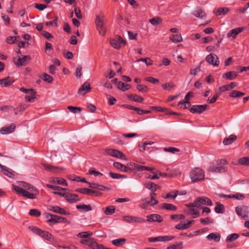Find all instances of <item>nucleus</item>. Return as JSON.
Here are the masks:
<instances>
[{
    "label": "nucleus",
    "instance_id": "1",
    "mask_svg": "<svg viewBox=\"0 0 249 249\" xmlns=\"http://www.w3.org/2000/svg\"><path fill=\"white\" fill-rule=\"evenodd\" d=\"M20 185L22 188L13 185V189L17 194L27 198L34 199L39 195V191L32 185L25 182H21Z\"/></svg>",
    "mask_w": 249,
    "mask_h": 249
},
{
    "label": "nucleus",
    "instance_id": "2",
    "mask_svg": "<svg viewBox=\"0 0 249 249\" xmlns=\"http://www.w3.org/2000/svg\"><path fill=\"white\" fill-rule=\"evenodd\" d=\"M29 229L35 234L39 235L45 240L51 241L53 239L52 234L47 231H43L35 226H29Z\"/></svg>",
    "mask_w": 249,
    "mask_h": 249
},
{
    "label": "nucleus",
    "instance_id": "3",
    "mask_svg": "<svg viewBox=\"0 0 249 249\" xmlns=\"http://www.w3.org/2000/svg\"><path fill=\"white\" fill-rule=\"evenodd\" d=\"M95 23L99 34L102 36H105L106 34L107 27L104 16H97L95 20Z\"/></svg>",
    "mask_w": 249,
    "mask_h": 249
},
{
    "label": "nucleus",
    "instance_id": "4",
    "mask_svg": "<svg viewBox=\"0 0 249 249\" xmlns=\"http://www.w3.org/2000/svg\"><path fill=\"white\" fill-rule=\"evenodd\" d=\"M190 178L192 182L202 180L204 178L203 171L199 168H195L190 173Z\"/></svg>",
    "mask_w": 249,
    "mask_h": 249
},
{
    "label": "nucleus",
    "instance_id": "5",
    "mask_svg": "<svg viewBox=\"0 0 249 249\" xmlns=\"http://www.w3.org/2000/svg\"><path fill=\"white\" fill-rule=\"evenodd\" d=\"M158 203L159 201L154 197H146L140 201L139 207L142 209L145 210L149 206H154Z\"/></svg>",
    "mask_w": 249,
    "mask_h": 249
},
{
    "label": "nucleus",
    "instance_id": "6",
    "mask_svg": "<svg viewBox=\"0 0 249 249\" xmlns=\"http://www.w3.org/2000/svg\"><path fill=\"white\" fill-rule=\"evenodd\" d=\"M236 213L241 216L243 219H246L249 217V209L246 206H237L235 208Z\"/></svg>",
    "mask_w": 249,
    "mask_h": 249
},
{
    "label": "nucleus",
    "instance_id": "7",
    "mask_svg": "<svg viewBox=\"0 0 249 249\" xmlns=\"http://www.w3.org/2000/svg\"><path fill=\"white\" fill-rule=\"evenodd\" d=\"M196 207L201 208V205L212 206L213 202L210 199L205 196L199 197L196 199Z\"/></svg>",
    "mask_w": 249,
    "mask_h": 249
},
{
    "label": "nucleus",
    "instance_id": "8",
    "mask_svg": "<svg viewBox=\"0 0 249 249\" xmlns=\"http://www.w3.org/2000/svg\"><path fill=\"white\" fill-rule=\"evenodd\" d=\"M76 192H79L82 194H86L95 196H100L102 194L99 191L88 188H78L76 190Z\"/></svg>",
    "mask_w": 249,
    "mask_h": 249
},
{
    "label": "nucleus",
    "instance_id": "9",
    "mask_svg": "<svg viewBox=\"0 0 249 249\" xmlns=\"http://www.w3.org/2000/svg\"><path fill=\"white\" fill-rule=\"evenodd\" d=\"M208 109H209V106L205 104L202 105H193L189 108V110L192 113H197L201 114Z\"/></svg>",
    "mask_w": 249,
    "mask_h": 249
},
{
    "label": "nucleus",
    "instance_id": "10",
    "mask_svg": "<svg viewBox=\"0 0 249 249\" xmlns=\"http://www.w3.org/2000/svg\"><path fill=\"white\" fill-rule=\"evenodd\" d=\"M123 221L129 223H144L145 222V220L140 217L134 216L131 215L124 216L123 217Z\"/></svg>",
    "mask_w": 249,
    "mask_h": 249
},
{
    "label": "nucleus",
    "instance_id": "11",
    "mask_svg": "<svg viewBox=\"0 0 249 249\" xmlns=\"http://www.w3.org/2000/svg\"><path fill=\"white\" fill-rule=\"evenodd\" d=\"M107 154L121 159H125V155L122 152L114 149H107L105 150Z\"/></svg>",
    "mask_w": 249,
    "mask_h": 249
},
{
    "label": "nucleus",
    "instance_id": "12",
    "mask_svg": "<svg viewBox=\"0 0 249 249\" xmlns=\"http://www.w3.org/2000/svg\"><path fill=\"white\" fill-rule=\"evenodd\" d=\"M206 60L208 63L214 66H218L220 63L218 57L213 53L208 55L206 57Z\"/></svg>",
    "mask_w": 249,
    "mask_h": 249
},
{
    "label": "nucleus",
    "instance_id": "13",
    "mask_svg": "<svg viewBox=\"0 0 249 249\" xmlns=\"http://www.w3.org/2000/svg\"><path fill=\"white\" fill-rule=\"evenodd\" d=\"M16 59V58H14V63L17 67H19L26 64L27 61L31 59V57L29 55H24L22 58L18 56L17 60Z\"/></svg>",
    "mask_w": 249,
    "mask_h": 249
},
{
    "label": "nucleus",
    "instance_id": "14",
    "mask_svg": "<svg viewBox=\"0 0 249 249\" xmlns=\"http://www.w3.org/2000/svg\"><path fill=\"white\" fill-rule=\"evenodd\" d=\"M43 165L46 170L53 173H60V172L65 170V168L57 166H54L47 163H44L43 164Z\"/></svg>",
    "mask_w": 249,
    "mask_h": 249
},
{
    "label": "nucleus",
    "instance_id": "15",
    "mask_svg": "<svg viewBox=\"0 0 249 249\" xmlns=\"http://www.w3.org/2000/svg\"><path fill=\"white\" fill-rule=\"evenodd\" d=\"M53 218L49 219L47 220V223L51 225L52 223H65L67 222V220L66 218L59 216L56 215H53Z\"/></svg>",
    "mask_w": 249,
    "mask_h": 249
},
{
    "label": "nucleus",
    "instance_id": "16",
    "mask_svg": "<svg viewBox=\"0 0 249 249\" xmlns=\"http://www.w3.org/2000/svg\"><path fill=\"white\" fill-rule=\"evenodd\" d=\"M146 221L150 222H161L163 221V218L158 214H151L146 216Z\"/></svg>",
    "mask_w": 249,
    "mask_h": 249
},
{
    "label": "nucleus",
    "instance_id": "17",
    "mask_svg": "<svg viewBox=\"0 0 249 249\" xmlns=\"http://www.w3.org/2000/svg\"><path fill=\"white\" fill-rule=\"evenodd\" d=\"M16 128L15 124H12L8 126L3 127L0 129V132L2 135H6L13 132Z\"/></svg>",
    "mask_w": 249,
    "mask_h": 249
},
{
    "label": "nucleus",
    "instance_id": "18",
    "mask_svg": "<svg viewBox=\"0 0 249 249\" xmlns=\"http://www.w3.org/2000/svg\"><path fill=\"white\" fill-rule=\"evenodd\" d=\"M50 210L56 213H58L61 214L63 215H69L70 213H68L66 210H65L64 209L60 208L59 206H50L49 207Z\"/></svg>",
    "mask_w": 249,
    "mask_h": 249
},
{
    "label": "nucleus",
    "instance_id": "19",
    "mask_svg": "<svg viewBox=\"0 0 249 249\" xmlns=\"http://www.w3.org/2000/svg\"><path fill=\"white\" fill-rule=\"evenodd\" d=\"M91 89L90 84L86 82L84 83L81 87L78 89V93L82 95H84L86 93L89 92Z\"/></svg>",
    "mask_w": 249,
    "mask_h": 249
},
{
    "label": "nucleus",
    "instance_id": "20",
    "mask_svg": "<svg viewBox=\"0 0 249 249\" xmlns=\"http://www.w3.org/2000/svg\"><path fill=\"white\" fill-rule=\"evenodd\" d=\"M243 30V28H236L231 30L228 34L227 36L228 38H232L234 39L236 36Z\"/></svg>",
    "mask_w": 249,
    "mask_h": 249
},
{
    "label": "nucleus",
    "instance_id": "21",
    "mask_svg": "<svg viewBox=\"0 0 249 249\" xmlns=\"http://www.w3.org/2000/svg\"><path fill=\"white\" fill-rule=\"evenodd\" d=\"M78 195L72 194H66L65 199L70 203H73L80 201V199L77 198Z\"/></svg>",
    "mask_w": 249,
    "mask_h": 249
},
{
    "label": "nucleus",
    "instance_id": "22",
    "mask_svg": "<svg viewBox=\"0 0 249 249\" xmlns=\"http://www.w3.org/2000/svg\"><path fill=\"white\" fill-rule=\"evenodd\" d=\"M227 170V168L223 166H211L209 168V171L214 173H223Z\"/></svg>",
    "mask_w": 249,
    "mask_h": 249
},
{
    "label": "nucleus",
    "instance_id": "23",
    "mask_svg": "<svg viewBox=\"0 0 249 249\" xmlns=\"http://www.w3.org/2000/svg\"><path fill=\"white\" fill-rule=\"evenodd\" d=\"M14 82V80L12 78L7 77L3 79H0V85H1L2 87H7L13 84Z\"/></svg>",
    "mask_w": 249,
    "mask_h": 249
},
{
    "label": "nucleus",
    "instance_id": "24",
    "mask_svg": "<svg viewBox=\"0 0 249 249\" xmlns=\"http://www.w3.org/2000/svg\"><path fill=\"white\" fill-rule=\"evenodd\" d=\"M237 76V73L234 71H231L227 72L225 73H224L222 75V77L227 79L228 80H233Z\"/></svg>",
    "mask_w": 249,
    "mask_h": 249
},
{
    "label": "nucleus",
    "instance_id": "25",
    "mask_svg": "<svg viewBox=\"0 0 249 249\" xmlns=\"http://www.w3.org/2000/svg\"><path fill=\"white\" fill-rule=\"evenodd\" d=\"M144 186L147 189L151 190V192H156L158 189L160 188V186L152 182L145 183Z\"/></svg>",
    "mask_w": 249,
    "mask_h": 249
},
{
    "label": "nucleus",
    "instance_id": "26",
    "mask_svg": "<svg viewBox=\"0 0 249 249\" xmlns=\"http://www.w3.org/2000/svg\"><path fill=\"white\" fill-rule=\"evenodd\" d=\"M220 234L219 233H211L208 234L206 238L208 240H213L216 242H218L220 239Z\"/></svg>",
    "mask_w": 249,
    "mask_h": 249
},
{
    "label": "nucleus",
    "instance_id": "27",
    "mask_svg": "<svg viewBox=\"0 0 249 249\" xmlns=\"http://www.w3.org/2000/svg\"><path fill=\"white\" fill-rule=\"evenodd\" d=\"M194 221H188L186 223H180L177 224L175 228L178 230H183L188 229L190 227V225Z\"/></svg>",
    "mask_w": 249,
    "mask_h": 249
},
{
    "label": "nucleus",
    "instance_id": "28",
    "mask_svg": "<svg viewBox=\"0 0 249 249\" xmlns=\"http://www.w3.org/2000/svg\"><path fill=\"white\" fill-rule=\"evenodd\" d=\"M103 245L98 244L95 240L92 238L89 246L90 249H103Z\"/></svg>",
    "mask_w": 249,
    "mask_h": 249
},
{
    "label": "nucleus",
    "instance_id": "29",
    "mask_svg": "<svg viewBox=\"0 0 249 249\" xmlns=\"http://www.w3.org/2000/svg\"><path fill=\"white\" fill-rule=\"evenodd\" d=\"M187 214L194 215L193 217L196 218L200 215L199 212L197 210L194 208H189L186 211Z\"/></svg>",
    "mask_w": 249,
    "mask_h": 249
},
{
    "label": "nucleus",
    "instance_id": "30",
    "mask_svg": "<svg viewBox=\"0 0 249 249\" xmlns=\"http://www.w3.org/2000/svg\"><path fill=\"white\" fill-rule=\"evenodd\" d=\"M126 241V239L124 238H118L113 240L112 243L116 247L123 246L124 244Z\"/></svg>",
    "mask_w": 249,
    "mask_h": 249
},
{
    "label": "nucleus",
    "instance_id": "31",
    "mask_svg": "<svg viewBox=\"0 0 249 249\" xmlns=\"http://www.w3.org/2000/svg\"><path fill=\"white\" fill-rule=\"evenodd\" d=\"M236 139V136L231 135L228 138H225L223 142L224 145H227L232 143Z\"/></svg>",
    "mask_w": 249,
    "mask_h": 249
},
{
    "label": "nucleus",
    "instance_id": "32",
    "mask_svg": "<svg viewBox=\"0 0 249 249\" xmlns=\"http://www.w3.org/2000/svg\"><path fill=\"white\" fill-rule=\"evenodd\" d=\"M230 11V9L228 7H220L217 9L215 15L218 16L220 15H225Z\"/></svg>",
    "mask_w": 249,
    "mask_h": 249
},
{
    "label": "nucleus",
    "instance_id": "33",
    "mask_svg": "<svg viewBox=\"0 0 249 249\" xmlns=\"http://www.w3.org/2000/svg\"><path fill=\"white\" fill-rule=\"evenodd\" d=\"M131 86L127 84H125L122 82L119 81L118 84V88L123 91H124L130 89Z\"/></svg>",
    "mask_w": 249,
    "mask_h": 249
},
{
    "label": "nucleus",
    "instance_id": "34",
    "mask_svg": "<svg viewBox=\"0 0 249 249\" xmlns=\"http://www.w3.org/2000/svg\"><path fill=\"white\" fill-rule=\"evenodd\" d=\"M128 98L132 100L133 101L139 102V103H142L143 101V98L138 95L136 94H130L128 95Z\"/></svg>",
    "mask_w": 249,
    "mask_h": 249
},
{
    "label": "nucleus",
    "instance_id": "35",
    "mask_svg": "<svg viewBox=\"0 0 249 249\" xmlns=\"http://www.w3.org/2000/svg\"><path fill=\"white\" fill-rule=\"evenodd\" d=\"M194 15L196 17L200 18H205V14L201 8H197L194 12Z\"/></svg>",
    "mask_w": 249,
    "mask_h": 249
},
{
    "label": "nucleus",
    "instance_id": "36",
    "mask_svg": "<svg viewBox=\"0 0 249 249\" xmlns=\"http://www.w3.org/2000/svg\"><path fill=\"white\" fill-rule=\"evenodd\" d=\"M52 182L53 183H57L58 184L64 185L65 186H68L66 180L59 178H54L53 179Z\"/></svg>",
    "mask_w": 249,
    "mask_h": 249
},
{
    "label": "nucleus",
    "instance_id": "37",
    "mask_svg": "<svg viewBox=\"0 0 249 249\" xmlns=\"http://www.w3.org/2000/svg\"><path fill=\"white\" fill-rule=\"evenodd\" d=\"M149 22L154 26H157L162 22V18L159 17H156L149 19Z\"/></svg>",
    "mask_w": 249,
    "mask_h": 249
},
{
    "label": "nucleus",
    "instance_id": "38",
    "mask_svg": "<svg viewBox=\"0 0 249 249\" xmlns=\"http://www.w3.org/2000/svg\"><path fill=\"white\" fill-rule=\"evenodd\" d=\"M27 107V106L25 104H20L16 108L11 109V110H14L15 114L17 115L18 112H22Z\"/></svg>",
    "mask_w": 249,
    "mask_h": 249
},
{
    "label": "nucleus",
    "instance_id": "39",
    "mask_svg": "<svg viewBox=\"0 0 249 249\" xmlns=\"http://www.w3.org/2000/svg\"><path fill=\"white\" fill-rule=\"evenodd\" d=\"M170 39L174 43L180 42L182 40V36L180 34L173 35L170 36Z\"/></svg>",
    "mask_w": 249,
    "mask_h": 249
},
{
    "label": "nucleus",
    "instance_id": "40",
    "mask_svg": "<svg viewBox=\"0 0 249 249\" xmlns=\"http://www.w3.org/2000/svg\"><path fill=\"white\" fill-rule=\"evenodd\" d=\"M215 212L217 213H223L224 212V207L220 202H217L214 209Z\"/></svg>",
    "mask_w": 249,
    "mask_h": 249
},
{
    "label": "nucleus",
    "instance_id": "41",
    "mask_svg": "<svg viewBox=\"0 0 249 249\" xmlns=\"http://www.w3.org/2000/svg\"><path fill=\"white\" fill-rule=\"evenodd\" d=\"M162 208L171 211H176L177 210V207L176 206L170 203H163Z\"/></svg>",
    "mask_w": 249,
    "mask_h": 249
},
{
    "label": "nucleus",
    "instance_id": "42",
    "mask_svg": "<svg viewBox=\"0 0 249 249\" xmlns=\"http://www.w3.org/2000/svg\"><path fill=\"white\" fill-rule=\"evenodd\" d=\"M115 208L113 206L110 205L106 208L104 213L106 215H111L115 213Z\"/></svg>",
    "mask_w": 249,
    "mask_h": 249
},
{
    "label": "nucleus",
    "instance_id": "43",
    "mask_svg": "<svg viewBox=\"0 0 249 249\" xmlns=\"http://www.w3.org/2000/svg\"><path fill=\"white\" fill-rule=\"evenodd\" d=\"M238 162L239 164L245 165H249V157H244L239 159Z\"/></svg>",
    "mask_w": 249,
    "mask_h": 249
},
{
    "label": "nucleus",
    "instance_id": "44",
    "mask_svg": "<svg viewBox=\"0 0 249 249\" xmlns=\"http://www.w3.org/2000/svg\"><path fill=\"white\" fill-rule=\"evenodd\" d=\"M41 78L43 81L46 82L48 83H51L53 79L51 76L49 75L46 73H44Z\"/></svg>",
    "mask_w": 249,
    "mask_h": 249
},
{
    "label": "nucleus",
    "instance_id": "45",
    "mask_svg": "<svg viewBox=\"0 0 249 249\" xmlns=\"http://www.w3.org/2000/svg\"><path fill=\"white\" fill-rule=\"evenodd\" d=\"M245 94V93L244 92L234 90L231 92L230 96L233 98H236L243 96Z\"/></svg>",
    "mask_w": 249,
    "mask_h": 249
},
{
    "label": "nucleus",
    "instance_id": "46",
    "mask_svg": "<svg viewBox=\"0 0 249 249\" xmlns=\"http://www.w3.org/2000/svg\"><path fill=\"white\" fill-rule=\"evenodd\" d=\"M76 208L77 209H82L83 210H85L86 212L90 211L92 210L91 206L90 205H86V204H83V205H78L76 206Z\"/></svg>",
    "mask_w": 249,
    "mask_h": 249
},
{
    "label": "nucleus",
    "instance_id": "47",
    "mask_svg": "<svg viewBox=\"0 0 249 249\" xmlns=\"http://www.w3.org/2000/svg\"><path fill=\"white\" fill-rule=\"evenodd\" d=\"M109 175L111 178H114V179H119L120 178H126V176L125 175H123L117 174V173H114L112 172L109 173Z\"/></svg>",
    "mask_w": 249,
    "mask_h": 249
},
{
    "label": "nucleus",
    "instance_id": "48",
    "mask_svg": "<svg viewBox=\"0 0 249 249\" xmlns=\"http://www.w3.org/2000/svg\"><path fill=\"white\" fill-rule=\"evenodd\" d=\"M239 235L237 233H232L229 235L226 239L227 242H232L236 239H237L239 237Z\"/></svg>",
    "mask_w": 249,
    "mask_h": 249
},
{
    "label": "nucleus",
    "instance_id": "49",
    "mask_svg": "<svg viewBox=\"0 0 249 249\" xmlns=\"http://www.w3.org/2000/svg\"><path fill=\"white\" fill-rule=\"evenodd\" d=\"M36 98V93L29 94L25 96V101L29 102H34Z\"/></svg>",
    "mask_w": 249,
    "mask_h": 249
},
{
    "label": "nucleus",
    "instance_id": "50",
    "mask_svg": "<svg viewBox=\"0 0 249 249\" xmlns=\"http://www.w3.org/2000/svg\"><path fill=\"white\" fill-rule=\"evenodd\" d=\"M0 167L1 168L2 171L3 172V174L5 175L8 176L9 177H11V176H12V173L10 171L9 169L7 168L6 167H5V166H3L0 164Z\"/></svg>",
    "mask_w": 249,
    "mask_h": 249
},
{
    "label": "nucleus",
    "instance_id": "51",
    "mask_svg": "<svg viewBox=\"0 0 249 249\" xmlns=\"http://www.w3.org/2000/svg\"><path fill=\"white\" fill-rule=\"evenodd\" d=\"M92 235V233L90 231L81 232L77 234V236L80 238H88Z\"/></svg>",
    "mask_w": 249,
    "mask_h": 249
},
{
    "label": "nucleus",
    "instance_id": "52",
    "mask_svg": "<svg viewBox=\"0 0 249 249\" xmlns=\"http://www.w3.org/2000/svg\"><path fill=\"white\" fill-rule=\"evenodd\" d=\"M29 213L30 215L36 217H39L41 215L40 212L39 210L35 209H31Z\"/></svg>",
    "mask_w": 249,
    "mask_h": 249
},
{
    "label": "nucleus",
    "instance_id": "53",
    "mask_svg": "<svg viewBox=\"0 0 249 249\" xmlns=\"http://www.w3.org/2000/svg\"><path fill=\"white\" fill-rule=\"evenodd\" d=\"M142 61L144 62L147 66L152 65L153 64L152 61L149 57L144 58H140L136 60V62Z\"/></svg>",
    "mask_w": 249,
    "mask_h": 249
},
{
    "label": "nucleus",
    "instance_id": "54",
    "mask_svg": "<svg viewBox=\"0 0 249 249\" xmlns=\"http://www.w3.org/2000/svg\"><path fill=\"white\" fill-rule=\"evenodd\" d=\"M17 38H19V36H8L6 39V42L8 44H14L16 42Z\"/></svg>",
    "mask_w": 249,
    "mask_h": 249
},
{
    "label": "nucleus",
    "instance_id": "55",
    "mask_svg": "<svg viewBox=\"0 0 249 249\" xmlns=\"http://www.w3.org/2000/svg\"><path fill=\"white\" fill-rule=\"evenodd\" d=\"M110 44L112 47L116 49H119L121 47V46L117 39L114 38L111 39Z\"/></svg>",
    "mask_w": 249,
    "mask_h": 249
},
{
    "label": "nucleus",
    "instance_id": "56",
    "mask_svg": "<svg viewBox=\"0 0 249 249\" xmlns=\"http://www.w3.org/2000/svg\"><path fill=\"white\" fill-rule=\"evenodd\" d=\"M68 109L73 113L80 112L82 110V108L80 107H76L73 106H68Z\"/></svg>",
    "mask_w": 249,
    "mask_h": 249
},
{
    "label": "nucleus",
    "instance_id": "57",
    "mask_svg": "<svg viewBox=\"0 0 249 249\" xmlns=\"http://www.w3.org/2000/svg\"><path fill=\"white\" fill-rule=\"evenodd\" d=\"M161 86L164 90H169L171 89L174 88L175 85L173 83L169 82L163 84Z\"/></svg>",
    "mask_w": 249,
    "mask_h": 249
},
{
    "label": "nucleus",
    "instance_id": "58",
    "mask_svg": "<svg viewBox=\"0 0 249 249\" xmlns=\"http://www.w3.org/2000/svg\"><path fill=\"white\" fill-rule=\"evenodd\" d=\"M200 223L203 225H206L208 224H212L213 223V220L210 219L209 217L205 218H201L200 219Z\"/></svg>",
    "mask_w": 249,
    "mask_h": 249
},
{
    "label": "nucleus",
    "instance_id": "59",
    "mask_svg": "<svg viewBox=\"0 0 249 249\" xmlns=\"http://www.w3.org/2000/svg\"><path fill=\"white\" fill-rule=\"evenodd\" d=\"M156 173L157 175L164 178H174L176 176L173 173H162L159 171H156Z\"/></svg>",
    "mask_w": 249,
    "mask_h": 249
},
{
    "label": "nucleus",
    "instance_id": "60",
    "mask_svg": "<svg viewBox=\"0 0 249 249\" xmlns=\"http://www.w3.org/2000/svg\"><path fill=\"white\" fill-rule=\"evenodd\" d=\"M175 238L174 236H159L160 241H170Z\"/></svg>",
    "mask_w": 249,
    "mask_h": 249
},
{
    "label": "nucleus",
    "instance_id": "61",
    "mask_svg": "<svg viewBox=\"0 0 249 249\" xmlns=\"http://www.w3.org/2000/svg\"><path fill=\"white\" fill-rule=\"evenodd\" d=\"M137 89L140 92H147L149 89L146 86L143 85H138L137 86Z\"/></svg>",
    "mask_w": 249,
    "mask_h": 249
},
{
    "label": "nucleus",
    "instance_id": "62",
    "mask_svg": "<svg viewBox=\"0 0 249 249\" xmlns=\"http://www.w3.org/2000/svg\"><path fill=\"white\" fill-rule=\"evenodd\" d=\"M163 150L165 152H171L172 153H175V152H178L179 151V149L175 147H165L163 148Z\"/></svg>",
    "mask_w": 249,
    "mask_h": 249
},
{
    "label": "nucleus",
    "instance_id": "63",
    "mask_svg": "<svg viewBox=\"0 0 249 249\" xmlns=\"http://www.w3.org/2000/svg\"><path fill=\"white\" fill-rule=\"evenodd\" d=\"M113 166L115 168L122 171H123L124 169L125 168V165L118 162H114L113 163Z\"/></svg>",
    "mask_w": 249,
    "mask_h": 249
},
{
    "label": "nucleus",
    "instance_id": "64",
    "mask_svg": "<svg viewBox=\"0 0 249 249\" xmlns=\"http://www.w3.org/2000/svg\"><path fill=\"white\" fill-rule=\"evenodd\" d=\"M167 249H182V242L169 246Z\"/></svg>",
    "mask_w": 249,
    "mask_h": 249
}]
</instances>
